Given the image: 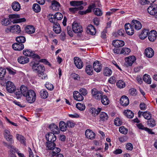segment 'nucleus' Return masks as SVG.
<instances>
[{
    "instance_id": "obj_61",
    "label": "nucleus",
    "mask_w": 157,
    "mask_h": 157,
    "mask_svg": "<svg viewBox=\"0 0 157 157\" xmlns=\"http://www.w3.org/2000/svg\"><path fill=\"white\" fill-rule=\"evenodd\" d=\"M114 124L117 126H120L122 124V122L121 120L118 118H116L114 121Z\"/></svg>"
},
{
    "instance_id": "obj_18",
    "label": "nucleus",
    "mask_w": 157,
    "mask_h": 157,
    "mask_svg": "<svg viewBox=\"0 0 157 157\" xmlns=\"http://www.w3.org/2000/svg\"><path fill=\"white\" fill-rule=\"evenodd\" d=\"M12 48L15 50L21 51L24 48V45L23 44L17 42L13 44Z\"/></svg>"
},
{
    "instance_id": "obj_41",
    "label": "nucleus",
    "mask_w": 157,
    "mask_h": 157,
    "mask_svg": "<svg viewBox=\"0 0 157 157\" xmlns=\"http://www.w3.org/2000/svg\"><path fill=\"white\" fill-rule=\"evenodd\" d=\"M101 102L104 105H107L109 103V101L106 96L103 95L101 98Z\"/></svg>"
},
{
    "instance_id": "obj_19",
    "label": "nucleus",
    "mask_w": 157,
    "mask_h": 157,
    "mask_svg": "<svg viewBox=\"0 0 157 157\" xmlns=\"http://www.w3.org/2000/svg\"><path fill=\"white\" fill-rule=\"evenodd\" d=\"M137 126L139 129L144 130L150 134H155L154 132L152 131L151 129L144 127L141 123L137 124Z\"/></svg>"
},
{
    "instance_id": "obj_11",
    "label": "nucleus",
    "mask_w": 157,
    "mask_h": 157,
    "mask_svg": "<svg viewBox=\"0 0 157 157\" xmlns=\"http://www.w3.org/2000/svg\"><path fill=\"white\" fill-rule=\"evenodd\" d=\"M131 24L133 28L134 27L136 30H139L142 28V25L141 22L138 21L133 20Z\"/></svg>"
},
{
    "instance_id": "obj_8",
    "label": "nucleus",
    "mask_w": 157,
    "mask_h": 157,
    "mask_svg": "<svg viewBox=\"0 0 157 157\" xmlns=\"http://www.w3.org/2000/svg\"><path fill=\"white\" fill-rule=\"evenodd\" d=\"M147 11L151 15H155L157 13V5L152 4L148 8Z\"/></svg>"
},
{
    "instance_id": "obj_63",
    "label": "nucleus",
    "mask_w": 157,
    "mask_h": 157,
    "mask_svg": "<svg viewBox=\"0 0 157 157\" xmlns=\"http://www.w3.org/2000/svg\"><path fill=\"white\" fill-rule=\"evenodd\" d=\"M129 93L131 95L135 96L137 94V91L135 89L132 88L129 90Z\"/></svg>"
},
{
    "instance_id": "obj_24",
    "label": "nucleus",
    "mask_w": 157,
    "mask_h": 157,
    "mask_svg": "<svg viewBox=\"0 0 157 157\" xmlns=\"http://www.w3.org/2000/svg\"><path fill=\"white\" fill-rule=\"evenodd\" d=\"M73 97L75 99L78 101H82L83 100V97L78 91H75L73 92Z\"/></svg>"
},
{
    "instance_id": "obj_14",
    "label": "nucleus",
    "mask_w": 157,
    "mask_h": 157,
    "mask_svg": "<svg viewBox=\"0 0 157 157\" xmlns=\"http://www.w3.org/2000/svg\"><path fill=\"white\" fill-rule=\"evenodd\" d=\"M120 103L122 106H127L129 103L128 98L126 96H122L120 99Z\"/></svg>"
},
{
    "instance_id": "obj_33",
    "label": "nucleus",
    "mask_w": 157,
    "mask_h": 157,
    "mask_svg": "<svg viewBox=\"0 0 157 157\" xmlns=\"http://www.w3.org/2000/svg\"><path fill=\"white\" fill-rule=\"evenodd\" d=\"M53 30L56 33H59L61 32V29L59 24L58 23L54 24Z\"/></svg>"
},
{
    "instance_id": "obj_46",
    "label": "nucleus",
    "mask_w": 157,
    "mask_h": 157,
    "mask_svg": "<svg viewBox=\"0 0 157 157\" xmlns=\"http://www.w3.org/2000/svg\"><path fill=\"white\" fill-rule=\"evenodd\" d=\"M116 85L120 89L123 88L125 86V82L122 80L118 81L116 83Z\"/></svg>"
},
{
    "instance_id": "obj_45",
    "label": "nucleus",
    "mask_w": 157,
    "mask_h": 157,
    "mask_svg": "<svg viewBox=\"0 0 157 157\" xmlns=\"http://www.w3.org/2000/svg\"><path fill=\"white\" fill-rule=\"evenodd\" d=\"M40 96L43 98H46L48 96V93L45 90H41L40 91Z\"/></svg>"
},
{
    "instance_id": "obj_1",
    "label": "nucleus",
    "mask_w": 157,
    "mask_h": 157,
    "mask_svg": "<svg viewBox=\"0 0 157 157\" xmlns=\"http://www.w3.org/2000/svg\"><path fill=\"white\" fill-rule=\"evenodd\" d=\"M63 17V15L60 13L57 12L55 15L50 14L48 16L49 21L53 24L58 23V21L61 20Z\"/></svg>"
},
{
    "instance_id": "obj_38",
    "label": "nucleus",
    "mask_w": 157,
    "mask_h": 157,
    "mask_svg": "<svg viewBox=\"0 0 157 157\" xmlns=\"http://www.w3.org/2000/svg\"><path fill=\"white\" fill-rule=\"evenodd\" d=\"M95 7V5L94 4H92L91 6H89L88 9L86 11H79V13L81 15H83L86 14L88 13L91 12V10Z\"/></svg>"
},
{
    "instance_id": "obj_27",
    "label": "nucleus",
    "mask_w": 157,
    "mask_h": 157,
    "mask_svg": "<svg viewBox=\"0 0 157 157\" xmlns=\"http://www.w3.org/2000/svg\"><path fill=\"white\" fill-rule=\"evenodd\" d=\"M60 6V4L57 1L54 0L52 2L51 8L53 10H58Z\"/></svg>"
},
{
    "instance_id": "obj_37",
    "label": "nucleus",
    "mask_w": 157,
    "mask_h": 157,
    "mask_svg": "<svg viewBox=\"0 0 157 157\" xmlns=\"http://www.w3.org/2000/svg\"><path fill=\"white\" fill-rule=\"evenodd\" d=\"M83 4V1H71L70 2V4L72 6H76L77 7L81 6Z\"/></svg>"
},
{
    "instance_id": "obj_22",
    "label": "nucleus",
    "mask_w": 157,
    "mask_h": 157,
    "mask_svg": "<svg viewBox=\"0 0 157 157\" xmlns=\"http://www.w3.org/2000/svg\"><path fill=\"white\" fill-rule=\"evenodd\" d=\"M3 134L5 138L7 141H12V136L11 135L10 131L7 129L5 130Z\"/></svg>"
},
{
    "instance_id": "obj_39",
    "label": "nucleus",
    "mask_w": 157,
    "mask_h": 157,
    "mask_svg": "<svg viewBox=\"0 0 157 157\" xmlns=\"http://www.w3.org/2000/svg\"><path fill=\"white\" fill-rule=\"evenodd\" d=\"M124 113L125 116L129 118H133L134 116L133 113L129 110H125Z\"/></svg>"
},
{
    "instance_id": "obj_12",
    "label": "nucleus",
    "mask_w": 157,
    "mask_h": 157,
    "mask_svg": "<svg viewBox=\"0 0 157 157\" xmlns=\"http://www.w3.org/2000/svg\"><path fill=\"white\" fill-rule=\"evenodd\" d=\"M93 67L94 70L97 72H100L102 69L101 64L98 61H96L94 63Z\"/></svg>"
},
{
    "instance_id": "obj_30",
    "label": "nucleus",
    "mask_w": 157,
    "mask_h": 157,
    "mask_svg": "<svg viewBox=\"0 0 157 157\" xmlns=\"http://www.w3.org/2000/svg\"><path fill=\"white\" fill-rule=\"evenodd\" d=\"M101 108H98L97 109L94 108H91L90 109V111L93 116H96L101 112Z\"/></svg>"
},
{
    "instance_id": "obj_36",
    "label": "nucleus",
    "mask_w": 157,
    "mask_h": 157,
    "mask_svg": "<svg viewBox=\"0 0 157 157\" xmlns=\"http://www.w3.org/2000/svg\"><path fill=\"white\" fill-rule=\"evenodd\" d=\"M86 73L89 75H91L93 74V70L91 65H88L86 66L85 69Z\"/></svg>"
},
{
    "instance_id": "obj_7",
    "label": "nucleus",
    "mask_w": 157,
    "mask_h": 157,
    "mask_svg": "<svg viewBox=\"0 0 157 157\" xmlns=\"http://www.w3.org/2000/svg\"><path fill=\"white\" fill-rule=\"evenodd\" d=\"M125 65L127 67L132 66V64L136 60V58L134 56H131L125 58Z\"/></svg>"
},
{
    "instance_id": "obj_16",
    "label": "nucleus",
    "mask_w": 157,
    "mask_h": 157,
    "mask_svg": "<svg viewBox=\"0 0 157 157\" xmlns=\"http://www.w3.org/2000/svg\"><path fill=\"white\" fill-rule=\"evenodd\" d=\"M52 132H50L48 135H46V138L48 142H54L56 141V136Z\"/></svg>"
},
{
    "instance_id": "obj_43",
    "label": "nucleus",
    "mask_w": 157,
    "mask_h": 157,
    "mask_svg": "<svg viewBox=\"0 0 157 157\" xmlns=\"http://www.w3.org/2000/svg\"><path fill=\"white\" fill-rule=\"evenodd\" d=\"M131 50L129 48H124L121 50L120 54L126 56L128 55L131 52Z\"/></svg>"
},
{
    "instance_id": "obj_20",
    "label": "nucleus",
    "mask_w": 157,
    "mask_h": 157,
    "mask_svg": "<svg viewBox=\"0 0 157 157\" xmlns=\"http://www.w3.org/2000/svg\"><path fill=\"white\" fill-rule=\"evenodd\" d=\"M112 44L115 47L119 48L124 46V42L121 40H116L113 41Z\"/></svg>"
},
{
    "instance_id": "obj_55",
    "label": "nucleus",
    "mask_w": 157,
    "mask_h": 157,
    "mask_svg": "<svg viewBox=\"0 0 157 157\" xmlns=\"http://www.w3.org/2000/svg\"><path fill=\"white\" fill-rule=\"evenodd\" d=\"M6 69L2 67H0V79H2L6 74Z\"/></svg>"
},
{
    "instance_id": "obj_64",
    "label": "nucleus",
    "mask_w": 157,
    "mask_h": 157,
    "mask_svg": "<svg viewBox=\"0 0 157 157\" xmlns=\"http://www.w3.org/2000/svg\"><path fill=\"white\" fill-rule=\"evenodd\" d=\"M45 86L46 88L50 90H52L54 88L52 84L48 82L46 83Z\"/></svg>"
},
{
    "instance_id": "obj_2",
    "label": "nucleus",
    "mask_w": 157,
    "mask_h": 157,
    "mask_svg": "<svg viewBox=\"0 0 157 157\" xmlns=\"http://www.w3.org/2000/svg\"><path fill=\"white\" fill-rule=\"evenodd\" d=\"M27 101L30 103L34 102L36 99V94L33 90H29L28 93L25 96Z\"/></svg>"
},
{
    "instance_id": "obj_34",
    "label": "nucleus",
    "mask_w": 157,
    "mask_h": 157,
    "mask_svg": "<svg viewBox=\"0 0 157 157\" xmlns=\"http://www.w3.org/2000/svg\"><path fill=\"white\" fill-rule=\"evenodd\" d=\"M149 31L146 29L143 30L139 35L140 38L142 40L144 39L148 35Z\"/></svg>"
},
{
    "instance_id": "obj_58",
    "label": "nucleus",
    "mask_w": 157,
    "mask_h": 157,
    "mask_svg": "<svg viewBox=\"0 0 157 157\" xmlns=\"http://www.w3.org/2000/svg\"><path fill=\"white\" fill-rule=\"evenodd\" d=\"M11 21L6 19H3L1 21V23L2 25L4 26H7L10 23Z\"/></svg>"
},
{
    "instance_id": "obj_3",
    "label": "nucleus",
    "mask_w": 157,
    "mask_h": 157,
    "mask_svg": "<svg viewBox=\"0 0 157 157\" xmlns=\"http://www.w3.org/2000/svg\"><path fill=\"white\" fill-rule=\"evenodd\" d=\"M30 65L32 67V68L33 71H35L38 74L44 72L45 70L44 66L42 65H40L39 63H35L33 62L30 63Z\"/></svg>"
},
{
    "instance_id": "obj_32",
    "label": "nucleus",
    "mask_w": 157,
    "mask_h": 157,
    "mask_svg": "<svg viewBox=\"0 0 157 157\" xmlns=\"http://www.w3.org/2000/svg\"><path fill=\"white\" fill-rule=\"evenodd\" d=\"M12 7L13 10L15 11H18L21 9L20 5L17 2H13L12 4Z\"/></svg>"
},
{
    "instance_id": "obj_4",
    "label": "nucleus",
    "mask_w": 157,
    "mask_h": 157,
    "mask_svg": "<svg viewBox=\"0 0 157 157\" xmlns=\"http://www.w3.org/2000/svg\"><path fill=\"white\" fill-rule=\"evenodd\" d=\"M23 54L25 56L32 57L38 59H40V56L35 53L34 52L30 49H25L23 51Z\"/></svg>"
},
{
    "instance_id": "obj_47",
    "label": "nucleus",
    "mask_w": 157,
    "mask_h": 157,
    "mask_svg": "<svg viewBox=\"0 0 157 157\" xmlns=\"http://www.w3.org/2000/svg\"><path fill=\"white\" fill-rule=\"evenodd\" d=\"M33 9L36 13H38L40 11L41 8L40 5L37 3L34 4L33 6Z\"/></svg>"
},
{
    "instance_id": "obj_57",
    "label": "nucleus",
    "mask_w": 157,
    "mask_h": 157,
    "mask_svg": "<svg viewBox=\"0 0 157 157\" xmlns=\"http://www.w3.org/2000/svg\"><path fill=\"white\" fill-rule=\"evenodd\" d=\"M56 146V144L54 142H48L47 143V147L48 149L50 150H52Z\"/></svg>"
},
{
    "instance_id": "obj_54",
    "label": "nucleus",
    "mask_w": 157,
    "mask_h": 157,
    "mask_svg": "<svg viewBox=\"0 0 157 157\" xmlns=\"http://www.w3.org/2000/svg\"><path fill=\"white\" fill-rule=\"evenodd\" d=\"M147 125L151 127H153L155 126L156 124L155 120L151 118L148 120L147 121Z\"/></svg>"
},
{
    "instance_id": "obj_29",
    "label": "nucleus",
    "mask_w": 157,
    "mask_h": 157,
    "mask_svg": "<svg viewBox=\"0 0 157 157\" xmlns=\"http://www.w3.org/2000/svg\"><path fill=\"white\" fill-rule=\"evenodd\" d=\"M99 118L100 121H104L108 120V116L105 113L101 112L99 114Z\"/></svg>"
},
{
    "instance_id": "obj_48",
    "label": "nucleus",
    "mask_w": 157,
    "mask_h": 157,
    "mask_svg": "<svg viewBox=\"0 0 157 157\" xmlns=\"http://www.w3.org/2000/svg\"><path fill=\"white\" fill-rule=\"evenodd\" d=\"M6 144V146H8V147L9 148H10L11 149L10 150V152L9 155V157H16V156L15 155V154L14 153V150L13 149H12L10 147V146H12V145H7L6 143H5V144Z\"/></svg>"
},
{
    "instance_id": "obj_17",
    "label": "nucleus",
    "mask_w": 157,
    "mask_h": 157,
    "mask_svg": "<svg viewBox=\"0 0 157 157\" xmlns=\"http://www.w3.org/2000/svg\"><path fill=\"white\" fill-rule=\"evenodd\" d=\"M85 135L87 138L93 140L95 138V133L90 129H87L86 131Z\"/></svg>"
},
{
    "instance_id": "obj_62",
    "label": "nucleus",
    "mask_w": 157,
    "mask_h": 157,
    "mask_svg": "<svg viewBox=\"0 0 157 157\" xmlns=\"http://www.w3.org/2000/svg\"><path fill=\"white\" fill-rule=\"evenodd\" d=\"M10 147L12 149H13L14 150V151L17 153L19 157H25L23 154L19 152L17 148L14 147L13 146H10Z\"/></svg>"
},
{
    "instance_id": "obj_59",
    "label": "nucleus",
    "mask_w": 157,
    "mask_h": 157,
    "mask_svg": "<svg viewBox=\"0 0 157 157\" xmlns=\"http://www.w3.org/2000/svg\"><path fill=\"white\" fill-rule=\"evenodd\" d=\"M52 150L53 151L52 155L53 156H54L56 154H58V153L60 151V149L58 147H54Z\"/></svg>"
},
{
    "instance_id": "obj_13",
    "label": "nucleus",
    "mask_w": 157,
    "mask_h": 157,
    "mask_svg": "<svg viewBox=\"0 0 157 157\" xmlns=\"http://www.w3.org/2000/svg\"><path fill=\"white\" fill-rule=\"evenodd\" d=\"M157 36V32L154 30H151L148 34V38L151 42L154 41Z\"/></svg>"
},
{
    "instance_id": "obj_42",
    "label": "nucleus",
    "mask_w": 157,
    "mask_h": 157,
    "mask_svg": "<svg viewBox=\"0 0 157 157\" xmlns=\"http://www.w3.org/2000/svg\"><path fill=\"white\" fill-rule=\"evenodd\" d=\"M20 90L21 91L22 94L24 96L27 94L28 92L29 91L27 87L24 85H22L21 86Z\"/></svg>"
},
{
    "instance_id": "obj_26",
    "label": "nucleus",
    "mask_w": 157,
    "mask_h": 157,
    "mask_svg": "<svg viewBox=\"0 0 157 157\" xmlns=\"http://www.w3.org/2000/svg\"><path fill=\"white\" fill-rule=\"evenodd\" d=\"M87 32L92 35H94L96 33V29L92 25H89L87 28Z\"/></svg>"
},
{
    "instance_id": "obj_50",
    "label": "nucleus",
    "mask_w": 157,
    "mask_h": 157,
    "mask_svg": "<svg viewBox=\"0 0 157 157\" xmlns=\"http://www.w3.org/2000/svg\"><path fill=\"white\" fill-rule=\"evenodd\" d=\"M143 80L149 84H150L151 83V79L150 78V75L145 74L143 76Z\"/></svg>"
},
{
    "instance_id": "obj_25",
    "label": "nucleus",
    "mask_w": 157,
    "mask_h": 157,
    "mask_svg": "<svg viewBox=\"0 0 157 157\" xmlns=\"http://www.w3.org/2000/svg\"><path fill=\"white\" fill-rule=\"evenodd\" d=\"M145 53L147 57L151 58L154 55V51L152 48H148L145 49Z\"/></svg>"
},
{
    "instance_id": "obj_23",
    "label": "nucleus",
    "mask_w": 157,
    "mask_h": 157,
    "mask_svg": "<svg viewBox=\"0 0 157 157\" xmlns=\"http://www.w3.org/2000/svg\"><path fill=\"white\" fill-rule=\"evenodd\" d=\"M17 61L20 64H25L29 62V59L25 56H21L18 58Z\"/></svg>"
},
{
    "instance_id": "obj_53",
    "label": "nucleus",
    "mask_w": 157,
    "mask_h": 157,
    "mask_svg": "<svg viewBox=\"0 0 157 157\" xmlns=\"http://www.w3.org/2000/svg\"><path fill=\"white\" fill-rule=\"evenodd\" d=\"M83 8V7L82 6H79L78 7H76L75 8H71L69 9V11L72 13H74L76 11H77L79 10H82Z\"/></svg>"
},
{
    "instance_id": "obj_21",
    "label": "nucleus",
    "mask_w": 157,
    "mask_h": 157,
    "mask_svg": "<svg viewBox=\"0 0 157 157\" xmlns=\"http://www.w3.org/2000/svg\"><path fill=\"white\" fill-rule=\"evenodd\" d=\"M49 128L53 132V133L58 134L59 132V130L58 127L54 124H52L49 125Z\"/></svg>"
},
{
    "instance_id": "obj_49",
    "label": "nucleus",
    "mask_w": 157,
    "mask_h": 157,
    "mask_svg": "<svg viewBox=\"0 0 157 157\" xmlns=\"http://www.w3.org/2000/svg\"><path fill=\"white\" fill-rule=\"evenodd\" d=\"M94 14L97 16H101L102 14V11L98 8H94L93 10Z\"/></svg>"
},
{
    "instance_id": "obj_10",
    "label": "nucleus",
    "mask_w": 157,
    "mask_h": 157,
    "mask_svg": "<svg viewBox=\"0 0 157 157\" xmlns=\"http://www.w3.org/2000/svg\"><path fill=\"white\" fill-rule=\"evenodd\" d=\"M6 88L7 91L10 93L13 92L15 89V87L13 84L10 81L6 83Z\"/></svg>"
},
{
    "instance_id": "obj_56",
    "label": "nucleus",
    "mask_w": 157,
    "mask_h": 157,
    "mask_svg": "<svg viewBox=\"0 0 157 157\" xmlns=\"http://www.w3.org/2000/svg\"><path fill=\"white\" fill-rule=\"evenodd\" d=\"M76 106L78 109L81 111L84 110L86 108L84 104L79 103L76 104Z\"/></svg>"
},
{
    "instance_id": "obj_40",
    "label": "nucleus",
    "mask_w": 157,
    "mask_h": 157,
    "mask_svg": "<svg viewBox=\"0 0 157 157\" xmlns=\"http://www.w3.org/2000/svg\"><path fill=\"white\" fill-rule=\"evenodd\" d=\"M103 74L106 76H110L112 74V70L108 67H105L103 70Z\"/></svg>"
},
{
    "instance_id": "obj_9",
    "label": "nucleus",
    "mask_w": 157,
    "mask_h": 157,
    "mask_svg": "<svg viewBox=\"0 0 157 157\" xmlns=\"http://www.w3.org/2000/svg\"><path fill=\"white\" fill-rule=\"evenodd\" d=\"M124 27L126 32L128 35H132L134 34V31L131 24L128 23H126Z\"/></svg>"
},
{
    "instance_id": "obj_52",
    "label": "nucleus",
    "mask_w": 157,
    "mask_h": 157,
    "mask_svg": "<svg viewBox=\"0 0 157 157\" xmlns=\"http://www.w3.org/2000/svg\"><path fill=\"white\" fill-rule=\"evenodd\" d=\"M16 40L17 42L22 44L24 43L26 41L25 37L22 36L17 37Z\"/></svg>"
},
{
    "instance_id": "obj_31",
    "label": "nucleus",
    "mask_w": 157,
    "mask_h": 157,
    "mask_svg": "<svg viewBox=\"0 0 157 157\" xmlns=\"http://www.w3.org/2000/svg\"><path fill=\"white\" fill-rule=\"evenodd\" d=\"M25 31L27 33L30 34L33 33L35 31V29L33 26L28 25L25 27Z\"/></svg>"
},
{
    "instance_id": "obj_60",
    "label": "nucleus",
    "mask_w": 157,
    "mask_h": 157,
    "mask_svg": "<svg viewBox=\"0 0 157 157\" xmlns=\"http://www.w3.org/2000/svg\"><path fill=\"white\" fill-rule=\"evenodd\" d=\"M119 131L121 133L126 134L127 133L128 130L124 126H122L119 128Z\"/></svg>"
},
{
    "instance_id": "obj_51",
    "label": "nucleus",
    "mask_w": 157,
    "mask_h": 157,
    "mask_svg": "<svg viewBox=\"0 0 157 157\" xmlns=\"http://www.w3.org/2000/svg\"><path fill=\"white\" fill-rule=\"evenodd\" d=\"M142 115L145 119L147 120H149L151 119V114L149 112L147 111L143 112Z\"/></svg>"
},
{
    "instance_id": "obj_6",
    "label": "nucleus",
    "mask_w": 157,
    "mask_h": 157,
    "mask_svg": "<svg viewBox=\"0 0 157 157\" xmlns=\"http://www.w3.org/2000/svg\"><path fill=\"white\" fill-rule=\"evenodd\" d=\"M72 29L73 31L75 33H81L82 31V29L80 25L75 22L72 25Z\"/></svg>"
},
{
    "instance_id": "obj_15",
    "label": "nucleus",
    "mask_w": 157,
    "mask_h": 157,
    "mask_svg": "<svg viewBox=\"0 0 157 157\" xmlns=\"http://www.w3.org/2000/svg\"><path fill=\"white\" fill-rule=\"evenodd\" d=\"M74 63L77 67L78 69L82 68L83 66V63L81 59L78 57H75L74 59Z\"/></svg>"
},
{
    "instance_id": "obj_35",
    "label": "nucleus",
    "mask_w": 157,
    "mask_h": 157,
    "mask_svg": "<svg viewBox=\"0 0 157 157\" xmlns=\"http://www.w3.org/2000/svg\"><path fill=\"white\" fill-rule=\"evenodd\" d=\"M12 30L13 32L16 33H19L21 31L20 27L17 25H14L12 26Z\"/></svg>"
},
{
    "instance_id": "obj_28",
    "label": "nucleus",
    "mask_w": 157,
    "mask_h": 157,
    "mask_svg": "<svg viewBox=\"0 0 157 157\" xmlns=\"http://www.w3.org/2000/svg\"><path fill=\"white\" fill-rule=\"evenodd\" d=\"M16 137L17 140L21 144L24 145L26 144V139L23 136L19 134H17L16 135Z\"/></svg>"
},
{
    "instance_id": "obj_44",
    "label": "nucleus",
    "mask_w": 157,
    "mask_h": 157,
    "mask_svg": "<svg viewBox=\"0 0 157 157\" xmlns=\"http://www.w3.org/2000/svg\"><path fill=\"white\" fill-rule=\"evenodd\" d=\"M60 129L62 131H65L67 128V125L63 121H61L59 124Z\"/></svg>"
},
{
    "instance_id": "obj_5",
    "label": "nucleus",
    "mask_w": 157,
    "mask_h": 157,
    "mask_svg": "<svg viewBox=\"0 0 157 157\" xmlns=\"http://www.w3.org/2000/svg\"><path fill=\"white\" fill-rule=\"evenodd\" d=\"M9 17L12 19L16 18V19H13L11 21L13 23L24 22L25 21V18L17 19V18L20 17V15L18 14H10L9 15Z\"/></svg>"
}]
</instances>
